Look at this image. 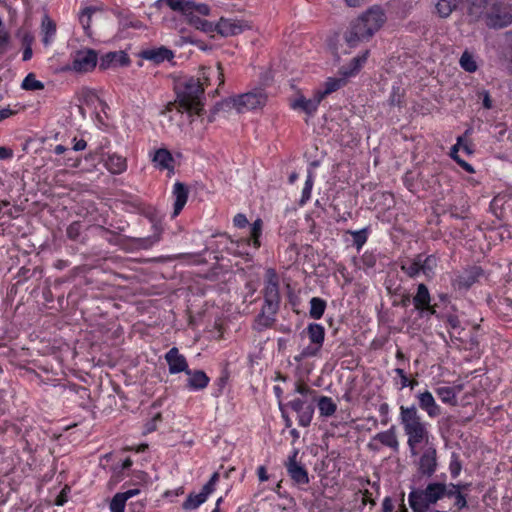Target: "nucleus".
Wrapping results in <instances>:
<instances>
[{
  "instance_id": "nucleus-16",
  "label": "nucleus",
  "mask_w": 512,
  "mask_h": 512,
  "mask_svg": "<svg viewBox=\"0 0 512 512\" xmlns=\"http://www.w3.org/2000/svg\"><path fill=\"white\" fill-rule=\"evenodd\" d=\"M491 209L499 219L507 223L512 222V196H495L491 202Z\"/></svg>"
},
{
  "instance_id": "nucleus-53",
  "label": "nucleus",
  "mask_w": 512,
  "mask_h": 512,
  "mask_svg": "<svg viewBox=\"0 0 512 512\" xmlns=\"http://www.w3.org/2000/svg\"><path fill=\"white\" fill-rule=\"evenodd\" d=\"M69 491H70V488L67 486H65L62 489V491L60 492V494L57 496V498L55 500V504L57 506H63L67 502Z\"/></svg>"
},
{
  "instance_id": "nucleus-35",
  "label": "nucleus",
  "mask_w": 512,
  "mask_h": 512,
  "mask_svg": "<svg viewBox=\"0 0 512 512\" xmlns=\"http://www.w3.org/2000/svg\"><path fill=\"white\" fill-rule=\"evenodd\" d=\"M161 239V229L154 225V233L148 237L133 238V243L141 249H149Z\"/></svg>"
},
{
  "instance_id": "nucleus-27",
  "label": "nucleus",
  "mask_w": 512,
  "mask_h": 512,
  "mask_svg": "<svg viewBox=\"0 0 512 512\" xmlns=\"http://www.w3.org/2000/svg\"><path fill=\"white\" fill-rule=\"evenodd\" d=\"M202 78L206 85L217 83L218 86L224 84V73L221 63H217L215 67L203 68Z\"/></svg>"
},
{
  "instance_id": "nucleus-15",
  "label": "nucleus",
  "mask_w": 512,
  "mask_h": 512,
  "mask_svg": "<svg viewBox=\"0 0 512 512\" xmlns=\"http://www.w3.org/2000/svg\"><path fill=\"white\" fill-rule=\"evenodd\" d=\"M287 406L297 414L298 424L300 426L307 427L310 425L314 414V405L312 402L303 398H294L287 403Z\"/></svg>"
},
{
  "instance_id": "nucleus-14",
  "label": "nucleus",
  "mask_w": 512,
  "mask_h": 512,
  "mask_svg": "<svg viewBox=\"0 0 512 512\" xmlns=\"http://www.w3.org/2000/svg\"><path fill=\"white\" fill-rule=\"evenodd\" d=\"M437 450L434 444L423 447V452L419 457L417 469L419 474L431 477L437 470Z\"/></svg>"
},
{
  "instance_id": "nucleus-36",
  "label": "nucleus",
  "mask_w": 512,
  "mask_h": 512,
  "mask_svg": "<svg viewBox=\"0 0 512 512\" xmlns=\"http://www.w3.org/2000/svg\"><path fill=\"white\" fill-rule=\"evenodd\" d=\"M462 0H438L436 11L441 18H447L461 3Z\"/></svg>"
},
{
  "instance_id": "nucleus-62",
  "label": "nucleus",
  "mask_w": 512,
  "mask_h": 512,
  "mask_svg": "<svg viewBox=\"0 0 512 512\" xmlns=\"http://www.w3.org/2000/svg\"><path fill=\"white\" fill-rule=\"evenodd\" d=\"M13 156V151L6 147L0 146V159H8Z\"/></svg>"
},
{
  "instance_id": "nucleus-64",
  "label": "nucleus",
  "mask_w": 512,
  "mask_h": 512,
  "mask_svg": "<svg viewBox=\"0 0 512 512\" xmlns=\"http://www.w3.org/2000/svg\"><path fill=\"white\" fill-rule=\"evenodd\" d=\"M87 146V142L83 139H80L78 141L75 142L74 146H73V150L75 151H82L86 148Z\"/></svg>"
},
{
  "instance_id": "nucleus-17",
  "label": "nucleus",
  "mask_w": 512,
  "mask_h": 512,
  "mask_svg": "<svg viewBox=\"0 0 512 512\" xmlns=\"http://www.w3.org/2000/svg\"><path fill=\"white\" fill-rule=\"evenodd\" d=\"M298 452L295 451L292 456L288 458L286 469L290 478L298 485H306L309 483L308 472L304 466L296 461Z\"/></svg>"
},
{
  "instance_id": "nucleus-26",
  "label": "nucleus",
  "mask_w": 512,
  "mask_h": 512,
  "mask_svg": "<svg viewBox=\"0 0 512 512\" xmlns=\"http://www.w3.org/2000/svg\"><path fill=\"white\" fill-rule=\"evenodd\" d=\"M431 297L427 286L423 283L417 287V292L413 297V304L421 315L425 313V309L430 308Z\"/></svg>"
},
{
  "instance_id": "nucleus-50",
  "label": "nucleus",
  "mask_w": 512,
  "mask_h": 512,
  "mask_svg": "<svg viewBox=\"0 0 512 512\" xmlns=\"http://www.w3.org/2000/svg\"><path fill=\"white\" fill-rule=\"evenodd\" d=\"M462 466L456 454H452V458L449 464L450 474L453 478H456L461 472Z\"/></svg>"
},
{
  "instance_id": "nucleus-6",
  "label": "nucleus",
  "mask_w": 512,
  "mask_h": 512,
  "mask_svg": "<svg viewBox=\"0 0 512 512\" xmlns=\"http://www.w3.org/2000/svg\"><path fill=\"white\" fill-rule=\"evenodd\" d=\"M481 20L484 21L487 27L492 29L507 27L512 23V9L503 1L496 0Z\"/></svg>"
},
{
  "instance_id": "nucleus-1",
  "label": "nucleus",
  "mask_w": 512,
  "mask_h": 512,
  "mask_svg": "<svg viewBox=\"0 0 512 512\" xmlns=\"http://www.w3.org/2000/svg\"><path fill=\"white\" fill-rule=\"evenodd\" d=\"M387 15L381 5H372L353 20L344 33L349 47L369 41L386 23Z\"/></svg>"
},
{
  "instance_id": "nucleus-20",
  "label": "nucleus",
  "mask_w": 512,
  "mask_h": 512,
  "mask_svg": "<svg viewBox=\"0 0 512 512\" xmlns=\"http://www.w3.org/2000/svg\"><path fill=\"white\" fill-rule=\"evenodd\" d=\"M165 360L168 364L170 374L185 373L189 369L185 356L180 354L176 347L171 348L165 354Z\"/></svg>"
},
{
  "instance_id": "nucleus-49",
  "label": "nucleus",
  "mask_w": 512,
  "mask_h": 512,
  "mask_svg": "<svg viewBox=\"0 0 512 512\" xmlns=\"http://www.w3.org/2000/svg\"><path fill=\"white\" fill-rule=\"evenodd\" d=\"M353 237V243L357 247V249H360L367 241V234L366 230H359V231H352L350 232Z\"/></svg>"
},
{
  "instance_id": "nucleus-63",
  "label": "nucleus",
  "mask_w": 512,
  "mask_h": 512,
  "mask_svg": "<svg viewBox=\"0 0 512 512\" xmlns=\"http://www.w3.org/2000/svg\"><path fill=\"white\" fill-rule=\"evenodd\" d=\"M362 503L365 505L368 503L371 504L372 506L375 505V500L371 498V494L368 490H365V492L363 493Z\"/></svg>"
},
{
  "instance_id": "nucleus-43",
  "label": "nucleus",
  "mask_w": 512,
  "mask_h": 512,
  "mask_svg": "<svg viewBox=\"0 0 512 512\" xmlns=\"http://www.w3.org/2000/svg\"><path fill=\"white\" fill-rule=\"evenodd\" d=\"M21 87L24 90L36 91L44 89V84L37 80L33 73H29L22 81Z\"/></svg>"
},
{
  "instance_id": "nucleus-61",
  "label": "nucleus",
  "mask_w": 512,
  "mask_h": 512,
  "mask_svg": "<svg viewBox=\"0 0 512 512\" xmlns=\"http://www.w3.org/2000/svg\"><path fill=\"white\" fill-rule=\"evenodd\" d=\"M175 2L179 3L180 0H157L154 3V6L158 9H160L162 7V5L165 4L171 9V5H173Z\"/></svg>"
},
{
  "instance_id": "nucleus-57",
  "label": "nucleus",
  "mask_w": 512,
  "mask_h": 512,
  "mask_svg": "<svg viewBox=\"0 0 512 512\" xmlns=\"http://www.w3.org/2000/svg\"><path fill=\"white\" fill-rule=\"evenodd\" d=\"M394 504L390 497H385L382 503V512H393Z\"/></svg>"
},
{
  "instance_id": "nucleus-38",
  "label": "nucleus",
  "mask_w": 512,
  "mask_h": 512,
  "mask_svg": "<svg viewBox=\"0 0 512 512\" xmlns=\"http://www.w3.org/2000/svg\"><path fill=\"white\" fill-rule=\"evenodd\" d=\"M401 270L409 277H416L421 274L419 255L413 259H407L401 263Z\"/></svg>"
},
{
  "instance_id": "nucleus-51",
  "label": "nucleus",
  "mask_w": 512,
  "mask_h": 512,
  "mask_svg": "<svg viewBox=\"0 0 512 512\" xmlns=\"http://www.w3.org/2000/svg\"><path fill=\"white\" fill-rule=\"evenodd\" d=\"M444 497H456V495L458 493H460V485H455V484H450V485H446L444 484Z\"/></svg>"
},
{
  "instance_id": "nucleus-52",
  "label": "nucleus",
  "mask_w": 512,
  "mask_h": 512,
  "mask_svg": "<svg viewBox=\"0 0 512 512\" xmlns=\"http://www.w3.org/2000/svg\"><path fill=\"white\" fill-rule=\"evenodd\" d=\"M480 98H482V104L485 109H491L493 106L490 94L487 90H482L478 92Z\"/></svg>"
},
{
  "instance_id": "nucleus-10",
  "label": "nucleus",
  "mask_w": 512,
  "mask_h": 512,
  "mask_svg": "<svg viewBox=\"0 0 512 512\" xmlns=\"http://www.w3.org/2000/svg\"><path fill=\"white\" fill-rule=\"evenodd\" d=\"M247 21L221 17L216 24L212 22L211 34L217 32L222 37L236 36L250 29Z\"/></svg>"
},
{
  "instance_id": "nucleus-34",
  "label": "nucleus",
  "mask_w": 512,
  "mask_h": 512,
  "mask_svg": "<svg viewBox=\"0 0 512 512\" xmlns=\"http://www.w3.org/2000/svg\"><path fill=\"white\" fill-rule=\"evenodd\" d=\"M42 31V42L45 46H49L56 34V24L53 20H51L48 16H45L42 20L41 25Z\"/></svg>"
},
{
  "instance_id": "nucleus-29",
  "label": "nucleus",
  "mask_w": 512,
  "mask_h": 512,
  "mask_svg": "<svg viewBox=\"0 0 512 512\" xmlns=\"http://www.w3.org/2000/svg\"><path fill=\"white\" fill-rule=\"evenodd\" d=\"M105 167L112 174H121L127 169V160L125 157L116 153L108 155L105 160Z\"/></svg>"
},
{
  "instance_id": "nucleus-47",
  "label": "nucleus",
  "mask_w": 512,
  "mask_h": 512,
  "mask_svg": "<svg viewBox=\"0 0 512 512\" xmlns=\"http://www.w3.org/2000/svg\"><path fill=\"white\" fill-rule=\"evenodd\" d=\"M125 504L126 501L124 500V497H122V495H119V493H116L113 496L109 505L110 512H124Z\"/></svg>"
},
{
  "instance_id": "nucleus-41",
  "label": "nucleus",
  "mask_w": 512,
  "mask_h": 512,
  "mask_svg": "<svg viewBox=\"0 0 512 512\" xmlns=\"http://www.w3.org/2000/svg\"><path fill=\"white\" fill-rule=\"evenodd\" d=\"M368 55H369V51L365 50L361 55L354 57L351 60L347 70L343 71V74L345 76H350V75H353L356 72H358L360 70V68L363 66V64L366 62Z\"/></svg>"
},
{
  "instance_id": "nucleus-33",
  "label": "nucleus",
  "mask_w": 512,
  "mask_h": 512,
  "mask_svg": "<svg viewBox=\"0 0 512 512\" xmlns=\"http://www.w3.org/2000/svg\"><path fill=\"white\" fill-rule=\"evenodd\" d=\"M317 406L320 416L325 418L333 416L337 410V404L328 396H320Z\"/></svg>"
},
{
  "instance_id": "nucleus-23",
  "label": "nucleus",
  "mask_w": 512,
  "mask_h": 512,
  "mask_svg": "<svg viewBox=\"0 0 512 512\" xmlns=\"http://www.w3.org/2000/svg\"><path fill=\"white\" fill-rule=\"evenodd\" d=\"M322 100V95H319L316 92L310 99H307L304 96L297 97L291 103V107L295 110H301L307 115L312 116L317 111V108Z\"/></svg>"
},
{
  "instance_id": "nucleus-22",
  "label": "nucleus",
  "mask_w": 512,
  "mask_h": 512,
  "mask_svg": "<svg viewBox=\"0 0 512 512\" xmlns=\"http://www.w3.org/2000/svg\"><path fill=\"white\" fill-rule=\"evenodd\" d=\"M483 270L481 267L472 266L468 269L462 271L457 277L454 279L453 283L459 289H468L471 287L478 279L482 276Z\"/></svg>"
},
{
  "instance_id": "nucleus-30",
  "label": "nucleus",
  "mask_w": 512,
  "mask_h": 512,
  "mask_svg": "<svg viewBox=\"0 0 512 512\" xmlns=\"http://www.w3.org/2000/svg\"><path fill=\"white\" fill-rule=\"evenodd\" d=\"M143 58L151 60L155 63H160L165 60H171L174 58L172 50L162 46L155 49H149L143 52Z\"/></svg>"
},
{
  "instance_id": "nucleus-8",
  "label": "nucleus",
  "mask_w": 512,
  "mask_h": 512,
  "mask_svg": "<svg viewBox=\"0 0 512 512\" xmlns=\"http://www.w3.org/2000/svg\"><path fill=\"white\" fill-rule=\"evenodd\" d=\"M304 333L307 334L310 344L301 350L299 356L295 357V360L297 361L317 356L322 348L325 338V329L318 323H310L302 332V334Z\"/></svg>"
},
{
  "instance_id": "nucleus-56",
  "label": "nucleus",
  "mask_w": 512,
  "mask_h": 512,
  "mask_svg": "<svg viewBox=\"0 0 512 512\" xmlns=\"http://www.w3.org/2000/svg\"><path fill=\"white\" fill-rule=\"evenodd\" d=\"M454 505L458 508V509H463L467 506V501H466V498L465 496L462 494V492L458 493L455 497V503Z\"/></svg>"
},
{
  "instance_id": "nucleus-19",
  "label": "nucleus",
  "mask_w": 512,
  "mask_h": 512,
  "mask_svg": "<svg viewBox=\"0 0 512 512\" xmlns=\"http://www.w3.org/2000/svg\"><path fill=\"white\" fill-rule=\"evenodd\" d=\"M416 399L418 401L419 408L426 412L428 417L435 418L441 414V408L436 403V400L430 391L425 390L423 392H418L416 394Z\"/></svg>"
},
{
  "instance_id": "nucleus-11",
  "label": "nucleus",
  "mask_w": 512,
  "mask_h": 512,
  "mask_svg": "<svg viewBox=\"0 0 512 512\" xmlns=\"http://www.w3.org/2000/svg\"><path fill=\"white\" fill-rule=\"evenodd\" d=\"M267 101V95L262 90L248 92L232 99L233 106L238 112L262 108Z\"/></svg>"
},
{
  "instance_id": "nucleus-54",
  "label": "nucleus",
  "mask_w": 512,
  "mask_h": 512,
  "mask_svg": "<svg viewBox=\"0 0 512 512\" xmlns=\"http://www.w3.org/2000/svg\"><path fill=\"white\" fill-rule=\"evenodd\" d=\"M233 223L238 228H244L247 226L248 220L244 214L238 213L235 215V217L233 219Z\"/></svg>"
},
{
  "instance_id": "nucleus-39",
  "label": "nucleus",
  "mask_w": 512,
  "mask_h": 512,
  "mask_svg": "<svg viewBox=\"0 0 512 512\" xmlns=\"http://www.w3.org/2000/svg\"><path fill=\"white\" fill-rule=\"evenodd\" d=\"M326 309V301L319 298V297H313L310 300V310L309 315L312 319L318 320L320 319Z\"/></svg>"
},
{
  "instance_id": "nucleus-25",
  "label": "nucleus",
  "mask_w": 512,
  "mask_h": 512,
  "mask_svg": "<svg viewBox=\"0 0 512 512\" xmlns=\"http://www.w3.org/2000/svg\"><path fill=\"white\" fill-rule=\"evenodd\" d=\"M173 196L175 198L173 204V214L172 217H176L184 208L188 199V189L187 187L181 183L176 182L173 187Z\"/></svg>"
},
{
  "instance_id": "nucleus-46",
  "label": "nucleus",
  "mask_w": 512,
  "mask_h": 512,
  "mask_svg": "<svg viewBox=\"0 0 512 512\" xmlns=\"http://www.w3.org/2000/svg\"><path fill=\"white\" fill-rule=\"evenodd\" d=\"M342 85H343L342 79L329 78L325 83L324 91H318L317 93L319 95H322V99H323L326 95L338 90Z\"/></svg>"
},
{
  "instance_id": "nucleus-21",
  "label": "nucleus",
  "mask_w": 512,
  "mask_h": 512,
  "mask_svg": "<svg viewBox=\"0 0 512 512\" xmlns=\"http://www.w3.org/2000/svg\"><path fill=\"white\" fill-rule=\"evenodd\" d=\"M130 64V59L124 51L108 52L100 59L99 68L106 70L114 67H124Z\"/></svg>"
},
{
  "instance_id": "nucleus-55",
  "label": "nucleus",
  "mask_w": 512,
  "mask_h": 512,
  "mask_svg": "<svg viewBox=\"0 0 512 512\" xmlns=\"http://www.w3.org/2000/svg\"><path fill=\"white\" fill-rule=\"evenodd\" d=\"M295 392L302 396H307L309 394L315 393L314 390H312L309 386H307L305 384H297L296 388H295Z\"/></svg>"
},
{
  "instance_id": "nucleus-58",
  "label": "nucleus",
  "mask_w": 512,
  "mask_h": 512,
  "mask_svg": "<svg viewBox=\"0 0 512 512\" xmlns=\"http://www.w3.org/2000/svg\"><path fill=\"white\" fill-rule=\"evenodd\" d=\"M159 415H157L156 417H154L150 422H148L146 425H145V429H144V433L147 434V433H151L153 431L156 430V422L157 420L159 419Z\"/></svg>"
},
{
  "instance_id": "nucleus-2",
  "label": "nucleus",
  "mask_w": 512,
  "mask_h": 512,
  "mask_svg": "<svg viewBox=\"0 0 512 512\" xmlns=\"http://www.w3.org/2000/svg\"><path fill=\"white\" fill-rule=\"evenodd\" d=\"M399 420L407 437L411 456L419 455V448L432 444L428 423L423 421L415 405L400 406Z\"/></svg>"
},
{
  "instance_id": "nucleus-13",
  "label": "nucleus",
  "mask_w": 512,
  "mask_h": 512,
  "mask_svg": "<svg viewBox=\"0 0 512 512\" xmlns=\"http://www.w3.org/2000/svg\"><path fill=\"white\" fill-rule=\"evenodd\" d=\"M219 480V473L215 472L212 474L209 481L202 487V490L198 494L191 493L188 495L186 500L182 504L184 510L190 511L198 508L208 498L210 494L215 490L216 484Z\"/></svg>"
},
{
  "instance_id": "nucleus-32",
  "label": "nucleus",
  "mask_w": 512,
  "mask_h": 512,
  "mask_svg": "<svg viewBox=\"0 0 512 512\" xmlns=\"http://www.w3.org/2000/svg\"><path fill=\"white\" fill-rule=\"evenodd\" d=\"M278 309L272 311L268 310L267 306L263 305L261 313L255 319V328L259 331L269 328L275 322V314Z\"/></svg>"
},
{
  "instance_id": "nucleus-48",
  "label": "nucleus",
  "mask_w": 512,
  "mask_h": 512,
  "mask_svg": "<svg viewBox=\"0 0 512 512\" xmlns=\"http://www.w3.org/2000/svg\"><path fill=\"white\" fill-rule=\"evenodd\" d=\"M82 225L78 221L72 222L66 230L67 237L71 240H77L81 234Z\"/></svg>"
},
{
  "instance_id": "nucleus-3",
  "label": "nucleus",
  "mask_w": 512,
  "mask_h": 512,
  "mask_svg": "<svg viewBox=\"0 0 512 512\" xmlns=\"http://www.w3.org/2000/svg\"><path fill=\"white\" fill-rule=\"evenodd\" d=\"M176 101L169 103L167 110L176 107L179 112L200 115L203 110L204 88L197 78H187L176 85Z\"/></svg>"
},
{
  "instance_id": "nucleus-59",
  "label": "nucleus",
  "mask_w": 512,
  "mask_h": 512,
  "mask_svg": "<svg viewBox=\"0 0 512 512\" xmlns=\"http://www.w3.org/2000/svg\"><path fill=\"white\" fill-rule=\"evenodd\" d=\"M139 493V489H129L125 492H120L119 495H122V497H124V500L127 501L128 499L138 495Z\"/></svg>"
},
{
  "instance_id": "nucleus-42",
  "label": "nucleus",
  "mask_w": 512,
  "mask_h": 512,
  "mask_svg": "<svg viewBox=\"0 0 512 512\" xmlns=\"http://www.w3.org/2000/svg\"><path fill=\"white\" fill-rule=\"evenodd\" d=\"M460 66L463 70L473 73L478 69L477 63L472 53L464 51L459 60Z\"/></svg>"
},
{
  "instance_id": "nucleus-31",
  "label": "nucleus",
  "mask_w": 512,
  "mask_h": 512,
  "mask_svg": "<svg viewBox=\"0 0 512 512\" xmlns=\"http://www.w3.org/2000/svg\"><path fill=\"white\" fill-rule=\"evenodd\" d=\"M461 391V387L441 386L435 389L436 395L440 398L443 403L451 406L457 405V394Z\"/></svg>"
},
{
  "instance_id": "nucleus-24",
  "label": "nucleus",
  "mask_w": 512,
  "mask_h": 512,
  "mask_svg": "<svg viewBox=\"0 0 512 512\" xmlns=\"http://www.w3.org/2000/svg\"><path fill=\"white\" fill-rule=\"evenodd\" d=\"M185 374L188 376L187 378V387L190 390H203L205 389L210 379L206 375V373L203 370H190L188 369Z\"/></svg>"
},
{
  "instance_id": "nucleus-37",
  "label": "nucleus",
  "mask_w": 512,
  "mask_h": 512,
  "mask_svg": "<svg viewBox=\"0 0 512 512\" xmlns=\"http://www.w3.org/2000/svg\"><path fill=\"white\" fill-rule=\"evenodd\" d=\"M421 273L426 277H432L437 266V258L434 255H419Z\"/></svg>"
},
{
  "instance_id": "nucleus-9",
  "label": "nucleus",
  "mask_w": 512,
  "mask_h": 512,
  "mask_svg": "<svg viewBox=\"0 0 512 512\" xmlns=\"http://www.w3.org/2000/svg\"><path fill=\"white\" fill-rule=\"evenodd\" d=\"M381 446L390 448L393 452L399 451V440L396 427L392 425L389 429L374 435L367 444V448L373 452H379Z\"/></svg>"
},
{
  "instance_id": "nucleus-18",
  "label": "nucleus",
  "mask_w": 512,
  "mask_h": 512,
  "mask_svg": "<svg viewBox=\"0 0 512 512\" xmlns=\"http://www.w3.org/2000/svg\"><path fill=\"white\" fill-rule=\"evenodd\" d=\"M496 0H466L467 16L470 22H478Z\"/></svg>"
},
{
  "instance_id": "nucleus-44",
  "label": "nucleus",
  "mask_w": 512,
  "mask_h": 512,
  "mask_svg": "<svg viewBox=\"0 0 512 512\" xmlns=\"http://www.w3.org/2000/svg\"><path fill=\"white\" fill-rule=\"evenodd\" d=\"M262 225H263V222L261 219H257L255 220L253 223H252V226H251V232H250V240H252V243H253V247L255 249H258L260 247V236H261V232H262Z\"/></svg>"
},
{
  "instance_id": "nucleus-7",
  "label": "nucleus",
  "mask_w": 512,
  "mask_h": 512,
  "mask_svg": "<svg viewBox=\"0 0 512 512\" xmlns=\"http://www.w3.org/2000/svg\"><path fill=\"white\" fill-rule=\"evenodd\" d=\"M97 62L98 54L95 50L90 48L76 50L71 54V63L64 68V71L89 73L95 69Z\"/></svg>"
},
{
  "instance_id": "nucleus-28",
  "label": "nucleus",
  "mask_w": 512,
  "mask_h": 512,
  "mask_svg": "<svg viewBox=\"0 0 512 512\" xmlns=\"http://www.w3.org/2000/svg\"><path fill=\"white\" fill-rule=\"evenodd\" d=\"M152 162L154 165L161 170H173L174 159L169 150L165 148L157 149L154 152Z\"/></svg>"
},
{
  "instance_id": "nucleus-60",
  "label": "nucleus",
  "mask_w": 512,
  "mask_h": 512,
  "mask_svg": "<svg viewBox=\"0 0 512 512\" xmlns=\"http://www.w3.org/2000/svg\"><path fill=\"white\" fill-rule=\"evenodd\" d=\"M257 475L261 482L267 481L269 476L267 474L266 468L264 466H259L257 469Z\"/></svg>"
},
{
  "instance_id": "nucleus-45",
  "label": "nucleus",
  "mask_w": 512,
  "mask_h": 512,
  "mask_svg": "<svg viewBox=\"0 0 512 512\" xmlns=\"http://www.w3.org/2000/svg\"><path fill=\"white\" fill-rule=\"evenodd\" d=\"M313 183H314L313 174L311 171H309L306 181H305L304 188L302 190V196H301V199L299 202L300 205H304L311 198V191L313 188Z\"/></svg>"
},
{
  "instance_id": "nucleus-5",
  "label": "nucleus",
  "mask_w": 512,
  "mask_h": 512,
  "mask_svg": "<svg viewBox=\"0 0 512 512\" xmlns=\"http://www.w3.org/2000/svg\"><path fill=\"white\" fill-rule=\"evenodd\" d=\"M444 483H429L425 489H413L408 502L413 512H428L431 505L444 498Z\"/></svg>"
},
{
  "instance_id": "nucleus-40",
  "label": "nucleus",
  "mask_w": 512,
  "mask_h": 512,
  "mask_svg": "<svg viewBox=\"0 0 512 512\" xmlns=\"http://www.w3.org/2000/svg\"><path fill=\"white\" fill-rule=\"evenodd\" d=\"M97 11L95 7H86L84 8L80 15L79 21L83 27V30L87 36H91V19L92 15Z\"/></svg>"
},
{
  "instance_id": "nucleus-12",
  "label": "nucleus",
  "mask_w": 512,
  "mask_h": 512,
  "mask_svg": "<svg viewBox=\"0 0 512 512\" xmlns=\"http://www.w3.org/2000/svg\"><path fill=\"white\" fill-rule=\"evenodd\" d=\"M264 305L268 310L279 309L280 294L277 274L273 269H268L265 275Z\"/></svg>"
},
{
  "instance_id": "nucleus-4",
  "label": "nucleus",
  "mask_w": 512,
  "mask_h": 512,
  "mask_svg": "<svg viewBox=\"0 0 512 512\" xmlns=\"http://www.w3.org/2000/svg\"><path fill=\"white\" fill-rule=\"evenodd\" d=\"M171 10L180 13L186 23L195 29L211 34L212 22L201 18V16H209L211 8L205 3H197L192 0H180L171 5Z\"/></svg>"
}]
</instances>
